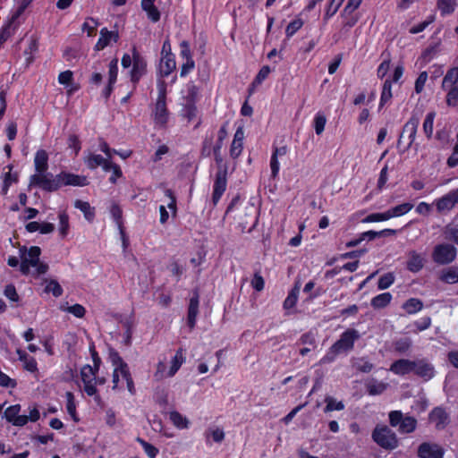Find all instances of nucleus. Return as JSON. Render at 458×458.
I'll use <instances>...</instances> for the list:
<instances>
[{
	"label": "nucleus",
	"instance_id": "obj_1",
	"mask_svg": "<svg viewBox=\"0 0 458 458\" xmlns=\"http://www.w3.org/2000/svg\"><path fill=\"white\" fill-rule=\"evenodd\" d=\"M92 365H85L81 368V378L86 394L89 396H94L97 401H99L97 386H103L106 383V378L98 376L101 360L96 352H92Z\"/></svg>",
	"mask_w": 458,
	"mask_h": 458
},
{
	"label": "nucleus",
	"instance_id": "obj_2",
	"mask_svg": "<svg viewBox=\"0 0 458 458\" xmlns=\"http://www.w3.org/2000/svg\"><path fill=\"white\" fill-rule=\"evenodd\" d=\"M40 254L41 250L38 246L21 247L20 249L21 272L24 275H30L35 277L45 274L48 267L40 261Z\"/></svg>",
	"mask_w": 458,
	"mask_h": 458
},
{
	"label": "nucleus",
	"instance_id": "obj_3",
	"mask_svg": "<svg viewBox=\"0 0 458 458\" xmlns=\"http://www.w3.org/2000/svg\"><path fill=\"white\" fill-rule=\"evenodd\" d=\"M109 360L113 366L112 384L113 390L120 391L126 386L131 394L134 393V384L127 363L115 352H111Z\"/></svg>",
	"mask_w": 458,
	"mask_h": 458
},
{
	"label": "nucleus",
	"instance_id": "obj_4",
	"mask_svg": "<svg viewBox=\"0 0 458 458\" xmlns=\"http://www.w3.org/2000/svg\"><path fill=\"white\" fill-rule=\"evenodd\" d=\"M185 361L184 353L178 350L169 360L163 359L158 361L154 377L157 380H163L174 377Z\"/></svg>",
	"mask_w": 458,
	"mask_h": 458
},
{
	"label": "nucleus",
	"instance_id": "obj_5",
	"mask_svg": "<svg viewBox=\"0 0 458 458\" xmlns=\"http://www.w3.org/2000/svg\"><path fill=\"white\" fill-rule=\"evenodd\" d=\"M166 89L164 83H158V97L152 108L151 118L155 126L164 128L167 125L170 114L166 107Z\"/></svg>",
	"mask_w": 458,
	"mask_h": 458
},
{
	"label": "nucleus",
	"instance_id": "obj_6",
	"mask_svg": "<svg viewBox=\"0 0 458 458\" xmlns=\"http://www.w3.org/2000/svg\"><path fill=\"white\" fill-rule=\"evenodd\" d=\"M122 66L129 68L131 66V77L133 81H138L146 72L147 62L144 57L133 48L130 53H125L122 57Z\"/></svg>",
	"mask_w": 458,
	"mask_h": 458
},
{
	"label": "nucleus",
	"instance_id": "obj_7",
	"mask_svg": "<svg viewBox=\"0 0 458 458\" xmlns=\"http://www.w3.org/2000/svg\"><path fill=\"white\" fill-rule=\"evenodd\" d=\"M389 424L396 428L400 434L412 433L416 428L418 421L412 416H404L401 411H392L389 412Z\"/></svg>",
	"mask_w": 458,
	"mask_h": 458
},
{
	"label": "nucleus",
	"instance_id": "obj_8",
	"mask_svg": "<svg viewBox=\"0 0 458 458\" xmlns=\"http://www.w3.org/2000/svg\"><path fill=\"white\" fill-rule=\"evenodd\" d=\"M372 439L386 450H394L398 446V439L395 433L387 426L376 427L372 432Z\"/></svg>",
	"mask_w": 458,
	"mask_h": 458
},
{
	"label": "nucleus",
	"instance_id": "obj_9",
	"mask_svg": "<svg viewBox=\"0 0 458 458\" xmlns=\"http://www.w3.org/2000/svg\"><path fill=\"white\" fill-rule=\"evenodd\" d=\"M457 249L450 243L437 244L432 250V260L437 265H449L455 260Z\"/></svg>",
	"mask_w": 458,
	"mask_h": 458
},
{
	"label": "nucleus",
	"instance_id": "obj_10",
	"mask_svg": "<svg viewBox=\"0 0 458 458\" xmlns=\"http://www.w3.org/2000/svg\"><path fill=\"white\" fill-rule=\"evenodd\" d=\"M420 124L419 117L412 115L403 125V131L398 139V146H400L405 135H407V144L404 150H408L415 140L418 126Z\"/></svg>",
	"mask_w": 458,
	"mask_h": 458
},
{
	"label": "nucleus",
	"instance_id": "obj_11",
	"mask_svg": "<svg viewBox=\"0 0 458 458\" xmlns=\"http://www.w3.org/2000/svg\"><path fill=\"white\" fill-rule=\"evenodd\" d=\"M395 233H396L395 230L390 229V228H386V229H384V230H381L378 232L369 230V231L361 233L355 239L345 242V247H348V248L355 247L365 240L369 242V241L375 240L377 237H387V236L394 235Z\"/></svg>",
	"mask_w": 458,
	"mask_h": 458
},
{
	"label": "nucleus",
	"instance_id": "obj_12",
	"mask_svg": "<svg viewBox=\"0 0 458 458\" xmlns=\"http://www.w3.org/2000/svg\"><path fill=\"white\" fill-rule=\"evenodd\" d=\"M180 57L182 59L180 75L181 77H185L192 72L195 67V62L191 55L190 45L185 40L180 43Z\"/></svg>",
	"mask_w": 458,
	"mask_h": 458
},
{
	"label": "nucleus",
	"instance_id": "obj_13",
	"mask_svg": "<svg viewBox=\"0 0 458 458\" xmlns=\"http://www.w3.org/2000/svg\"><path fill=\"white\" fill-rule=\"evenodd\" d=\"M412 373L424 381H428L434 377L436 371L434 365L427 358H422L415 360Z\"/></svg>",
	"mask_w": 458,
	"mask_h": 458
},
{
	"label": "nucleus",
	"instance_id": "obj_14",
	"mask_svg": "<svg viewBox=\"0 0 458 458\" xmlns=\"http://www.w3.org/2000/svg\"><path fill=\"white\" fill-rule=\"evenodd\" d=\"M444 454L445 449L436 443L423 442L417 450L419 458H443Z\"/></svg>",
	"mask_w": 458,
	"mask_h": 458
},
{
	"label": "nucleus",
	"instance_id": "obj_15",
	"mask_svg": "<svg viewBox=\"0 0 458 458\" xmlns=\"http://www.w3.org/2000/svg\"><path fill=\"white\" fill-rule=\"evenodd\" d=\"M428 420L435 425L437 430H442L449 424L450 418L445 408L437 406L429 412Z\"/></svg>",
	"mask_w": 458,
	"mask_h": 458
},
{
	"label": "nucleus",
	"instance_id": "obj_16",
	"mask_svg": "<svg viewBox=\"0 0 458 458\" xmlns=\"http://www.w3.org/2000/svg\"><path fill=\"white\" fill-rule=\"evenodd\" d=\"M21 406L13 404L7 407L4 412V419L16 427H23L27 424L25 415H21Z\"/></svg>",
	"mask_w": 458,
	"mask_h": 458
},
{
	"label": "nucleus",
	"instance_id": "obj_17",
	"mask_svg": "<svg viewBox=\"0 0 458 458\" xmlns=\"http://www.w3.org/2000/svg\"><path fill=\"white\" fill-rule=\"evenodd\" d=\"M32 180L35 184L46 191H52L60 188L58 175L53 177L48 174H45L44 173L40 174H35Z\"/></svg>",
	"mask_w": 458,
	"mask_h": 458
},
{
	"label": "nucleus",
	"instance_id": "obj_18",
	"mask_svg": "<svg viewBox=\"0 0 458 458\" xmlns=\"http://www.w3.org/2000/svg\"><path fill=\"white\" fill-rule=\"evenodd\" d=\"M415 360L399 359L394 360L390 366V371L394 375L406 376L413 372Z\"/></svg>",
	"mask_w": 458,
	"mask_h": 458
},
{
	"label": "nucleus",
	"instance_id": "obj_19",
	"mask_svg": "<svg viewBox=\"0 0 458 458\" xmlns=\"http://www.w3.org/2000/svg\"><path fill=\"white\" fill-rule=\"evenodd\" d=\"M58 175L60 187L71 186H85L88 184V180L85 176H81L70 173H61Z\"/></svg>",
	"mask_w": 458,
	"mask_h": 458
},
{
	"label": "nucleus",
	"instance_id": "obj_20",
	"mask_svg": "<svg viewBox=\"0 0 458 458\" xmlns=\"http://www.w3.org/2000/svg\"><path fill=\"white\" fill-rule=\"evenodd\" d=\"M425 264V259L422 254L416 250H411L408 254V259L406 261V268L411 273L420 272Z\"/></svg>",
	"mask_w": 458,
	"mask_h": 458
},
{
	"label": "nucleus",
	"instance_id": "obj_21",
	"mask_svg": "<svg viewBox=\"0 0 458 458\" xmlns=\"http://www.w3.org/2000/svg\"><path fill=\"white\" fill-rule=\"evenodd\" d=\"M118 39V34L114 31H109L106 29H102L100 30V36L98 42L95 45V50L100 51L103 50L107 46L112 43H115Z\"/></svg>",
	"mask_w": 458,
	"mask_h": 458
},
{
	"label": "nucleus",
	"instance_id": "obj_22",
	"mask_svg": "<svg viewBox=\"0 0 458 458\" xmlns=\"http://www.w3.org/2000/svg\"><path fill=\"white\" fill-rule=\"evenodd\" d=\"M58 82L66 89L68 94H72L80 89V85L73 81V73L69 70L58 75Z\"/></svg>",
	"mask_w": 458,
	"mask_h": 458
},
{
	"label": "nucleus",
	"instance_id": "obj_23",
	"mask_svg": "<svg viewBox=\"0 0 458 458\" xmlns=\"http://www.w3.org/2000/svg\"><path fill=\"white\" fill-rule=\"evenodd\" d=\"M176 68L174 55H161L158 64V73L161 76L170 75Z\"/></svg>",
	"mask_w": 458,
	"mask_h": 458
},
{
	"label": "nucleus",
	"instance_id": "obj_24",
	"mask_svg": "<svg viewBox=\"0 0 458 458\" xmlns=\"http://www.w3.org/2000/svg\"><path fill=\"white\" fill-rule=\"evenodd\" d=\"M168 418L174 427L178 429H188L191 426L190 419L177 411H171L168 414Z\"/></svg>",
	"mask_w": 458,
	"mask_h": 458
},
{
	"label": "nucleus",
	"instance_id": "obj_25",
	"mask_svg": "<svg viewBox=\"0 0 458 458\" xmlns=\"http://www.w3.org/2000/svg\"><path fill=\"white\" fill-rule=\"evenodd\" d=\"M226 174L225 173H219L216 175L215 183H214V191H213V202L216 204L220 199L221 196L224 194L226 189Z\"/></svg>",
	"mask_w": 458,
	"mask_h": 458
},
{
	"label": "nucleus",
	"instance_id": "obj_26",
	"mask_svg": "<svg viewBox=\"0 0 458 458\" xmlns=\"http://www.w3.org/2000/svg\"><path fill=\"white\" fill-rule=\"evenodd\" d=\"M26 229L30 233L39 232L42 234H48L54 232L55 225L48 222H30L26 225Z\"/></svg>",
	"mask_w": 458,
	"mask_h": 458
},
{
	"label": "nucleus",
	"instance_id": "obj_27",
	"mask_svg": "<svg viewBox=\"0 0 458 458\" xmlns=\"http://www.w3.org/2000/svg\"><path fill=\"white\" fill-rule=\"evenodd\" d=\"M74 207L83 213L88 222H93L96 216V209L88 201L77 199L74 201Z\"/></svg>",
	"mask_w": 458,
	"mask_h": 458
},
{
	"label": "nucleus",
	"instance_id": "obj_28",
	"mask_svg": "<svg viewBox=\"0 0 458 458\" xmlns=\"http://www.w3.org/2000/svg\"><path fill=\"white\" fill-rule=\"evenodd\" d=\"M207 443H222L225 437L224 429L220 427H211L205 433Z\"/></svg>",
	"mask_w": 458,
	"mask_h": 458
},
{
	"label": "nucleus",
	"instance_id": "obj_29",
	"mask_svg": "<svg viewBox=\"0 0 458 458\" xmlns=\"http://www.w3.org/2000/svg\"><path fill=\"white\" fill-rule=\"evenodd\" d=\"M48 155L43 150H38L35 155L34 164L37 174H44L47 169Z\"/></svg>",
	"mask_w": 458,
	"mask_h": 458
},
{
	"label": "nucleus",
	"instance_id": "obj_30",
	"mask_svg": "<svg viewBox=\"0 0 458 458\" xmlns=\"http://www.w3.org/2000/svg\"><path fill=\"white\" fill-rule=\"evenodd\" d=\"M199 95V88L193 82H188L182 91V102L195 103Z\"/></svg>",
	"mask_w": 458,
	"mask_h": 458
},
{
	"label": "nucleus",
	"instance_id": "obj_31",
	"mask_svg": "<svg viewBox=\"0 0 458 458\" xmlns=\"http://www.w3.org/2000/svg\"><path fill=\"white\" fill-rule=\"evenodd\" d=\"M365 386L369 395H378L387 388V384L371 378L365 383Z\"/></svg>",
	"mask_w": 458,
	"mask_h": 458
},
{
	"label": "nucleus",
	"instance_id": "obj_32",
	"mask_svg": "<svg viewBox=\"0 0 458 458\" xmlns=\"http://www.w3.org/2000/svg\"><path fill=\"white\" fill-rule=\"evenodd\" d=\"M458 83V67L450 68L442 81V89L445 90L447 88L454 87Z\"/></svg>",
	"mask_w": 458,
	"mask_h": 458
},
{
	"label": "nucleus",
	"instance_id": "obj_33",
	"mask_svg": "<svg viewBox=\"0 0 458 458\" xmlns=\"http://www.w3.org/2000/svg\"><path fill=\"white\" fill-rule=\"evenodd\" d=\"M402 308L407 314L413 315L423 309V302L418 298H410L403 302Z\"/></svg>",
	"mask_w": 458,
	"mask_h": 458
},
{
	"label": "nucleus",
	"instance_id": "obj_34",
	"mask_svg": "<svg viewBox=\"0 0 458 458\" xmlns=\"http://www.w3.org/2000/svg\"><path fill=\"white\" fill-rule=\"evenodd\" d=\"M393 299L390 293H383L371 299L370 304L374 309H384L388 306Z\"/></svg>",
	"mask_w": 458,
	"mask_h": 458
},
{
	"label": "nucleus",
	"instance_id": "obj_35",
	"mask_svg": "<svg viewBox=\"0 0 458 458\" xmlns=\"http://www.w3.org/2000/svg\"><path fill=\"white\" fill-rule=\"evenodd\" d=\"M60 309L63 312L71 314L77 318H82L86 315V309L79 303L62 305Z\"/></svg>",
	"mask_w": 458,
	"mask_h": 458
},
{
	"label": "nucleus",
	"instance_id": "obj_36",
	"mask_svg": "<svg viewBox=\"0 0 458 458\" xmlns=\"http://www.w3.org/2000/svg\"><path fill=\"white\" fill-rule=\"evenodd\" d=\"M108 162V159H104L100 155L97 154L89 155L85 160L87 165L91 169H94L98 166H102L104 170H107Z\"/></svg>",
	"mask_w": 458,
	"mask_h": 458
},
{
	"label": "nucleus",
	"instance_id": "obj_37",
	"mask_svg": "<svg viewBox=\"0 0 458 458\" xmlns=\"http://www.w3.org/2000/svg\"><path fill=\"white\" fill-rule=\"evenodd\" d=\"M392 81H390L389 79H386L384 83H383V87H382V92H381V96H380V100H379V106H378V108L381 109L386 103H388L393 95H392Z\"/></svg>",
	"mask_w": 458,
	"mask_h": 458
},
{
	"label": "nucleus",
	"instance_id": "obj_38",
	"mask_svg": "<svg viewBox=\"0 0 458 458\" xmlns=\"http://www.w3.org/2000/svg\"><path fill=\"white\" fill-rule=\"evenodd\" d=\"M107 210L115 224L120 226L123 222V210L121 206L117 202L112 200L108 203Z\"/></svg>",
	"mask_w": 458,
	"mask_h": 458
},
{
	"label": "nucleus",
	"instance_id": "obj_39",
	"mask_svg": "<svg viewBox=\"0 0 458 458\" xmlns=\"http://www.w3.org/2000/svg\"><path fill=\"white\" fill-rule=\"evenodd\" d=\"M412 345V342L409 337L399 338L393 343L394 350L400 354L407 353Z\"/></svg>",
	"mask_w": 458,
	"mask_h": 458
},
{
	"label": "nucleus",
	"instance_id": "obj_40",
	"mask_svg": "<svg viewBox=\"0 0 458 458\" xmlns=\"http://www.w3.org/2000/svg\"><path fill=\"white\" fill-rule=\"evenodd\" d=\"M413 205L409 202L397 205L387 210L389 218L403 216L411 211Z\"/></svg>",
	"mask_w": 458,
	"mask_h": 458
},
{
	"label": "nucleus",
	"instance_id": "obj_41",
	"mask_svg": "<svg viewBox=\"0 0 458 458\" xmlns=\"http://www.w3.org/2000/svg\"><path fill=\"white\" fill-rule=\"evenodd\" d=\"M439 278L445 284L458 283V267H452L444 270Z\"/></svg>",
	"mask_w": 458,
	"mask_h": 458
},
{
	"label": "nucleus",
	"instance_id": "obj_42",
	"mask_svg": "<svg viewBox=\"0 0 458 458\" xmlns=\"http://www.w3.org/2000/svg\"><path fill=\"white\" fill-rule=\"evenodd\" d=\"M431 326V318L428 316L420 318L418 320L413 321L412 324L409 325L408 327H414L411 329V332L417 334L429 328Z\"/></svg>",
	"mask_w": 458,
	"mask_h": 458
},
{
	"label": "nucleus",
	"instance_id": "obj_43",
	"mask_svg": "<svg viewBox=\"0 0 458 458\" xmlns=\"http://www.w3.org/2000/svg\"><path fill=\"white\" fill-rule=\"evenodd\" d=\"M59 225L58 233L61 238H65L68 235L70 229L69 216L65 212H61L58 215Z\"/></svg>",
	"mask_w": 458,
	"mask_h": 458
},
{
	"label": "nucleus",
	"instance_id": "obj_44",
	"mask_svg": "<svg viewBox=\"0 0 458 458\" xmlns=\"http://www.w3.org/2000/svg\"><path fill=\"white\" fill-rule=\"evenodd\" d=\"M182 115L189 122L192 121L197 116V106L195 103L182 102Z\"/></svg>",
	"mask_w": 458,
	"mask_h": 458
},
{
	"label": "nucleus",
	"instance_id": "obj_45",
	"mask_svg": "<svg viewBox=\"0 0 458 458\" xmlns=\"http://www.w3.org/2000/svg\"><path fill=\"white\" fill-rule=\"evenodd\" d=\"M455 5V0H437V8L440 11L441 16L453 13L454 12Z\"/></svg>",
	"mask_w": 458,
	"mask_h": 458
},
{
	"label": "nucleus",
	"instance_id": "obj_46",
	"mask_svg": "<svg viewBox=\"0 0 458 458\" xmlns=\"http://www.w3.org/2000/svg\"><path fill=\"white\" fill-rule=\"evenodd\" d=\"M98 28V21L93 18H87L81 26V30L86 33L88 37H93Z\"/></svg>",
	"mask_w": 458,
	"mask_h": 458
},
{
	"label": "nucleus",
	"instance_id": "obj_47",
	"mask_svg": "<svg viewBox=\"0 0 458 458\" xmlns=\"http://www.w3.org/2000/svg\"><path fill=\"white\" fill-rule=\"evenodd\" d=\"M435 205L438 213H443L444 211L446 210L449 211L454 207L448 194H445L443 197L437 199L435 200Z\"/></svg>",
	"mask_w": 458,
	"mask_h": 458
},
{
	"label": "nucleus",
	"instance_id": "obj_48",
	"mask_svg": "<svg viewBox=\"0 0 458 458\" xmlns=\"http://www.w3.org/2000/svg\"><path fill=\"white\" fill-rule=\"evenodd\" d=\"M327 123V117L323 112H318L313 118V128L317 135L322 134Z\"/></svg>",
	"mask_w": 458,
	"mask_h": 458
},
{
	"label": "nucleus",
	"instance_id": "obj_49",
	"mask_svg": "<svg viewBox=\"0 0 458 458\" xmlns=\"http://www.w3.org/2000/svg\"><path fill=\"white\" fill-rule=\"evenodd\" d=\"M19 358L23 362V368L29 372L35 373L38 371L37 361L34 358L28 357L24 352L18 351Z\"/></svg>",
	"mask_w": 458,
	"mask_h": 458
},
{
	"label": "nucleus",
	"instance_id": "obj_50",
	"mask_svg": "<svg viewBox=\"0 0 458 458\" xmlns=\"http://www.w3.org/2000/svg\"><path fill=\"white\" fill-rule=\"evenodd\" d=\"M436 117L435 112H429L426 114L423 122V131L428 139H430L433 134V125Z\"/></svg>",
	"mask_w": 458,
	"mask_h": 458
},
{
	"label": "nucleus",
	"instance_id": "obj_51",
	"mask_svg": "<svg viewBox=\"0 0 458 458\" xmlns=\"http://www.w3.org/2000/svg\"><path fill=\"white\" fill-rule=\"evenodd\" d=\"M394 275L392 272H388L381 276L377 282L378 290L388 289L394 283Z\"/></svg>",
	"mask_w": 458,
	"mask_h": 458
},
{
	"label": "nucleus",
	"instance_id": "obj_52",
	"mask_svg": "<svg viewBox=\"0 0 458 458\" xmlns=\"http://www.w3.org/2000/svg\"><path fill=\"white\" fill-rule=\"evenodd\" d=\"M66 400H67V403H66L67 412L69 413V415L72 417V419L75 422H78L79 421V418H78L77 412H76V404H75V402H74L73 394L72 393H70V392H67L66 393Z\"/></svg>",
	"mask_w": 458,
	"mask_h": 458
},
{
	"label": "nucleus",
	"instance_id": "obj_53",
	"mask_svg": "<svg viewBox=\"0 0 458 458\" xmlns=\"http://www.w3.org/2000/svg\"><path fill=\"white\" fill-rule=\"evenodd\" d=\"M284 153H285L284 148H276L271 157L270 167H271L272 175L274 177H276L278 174V172L280 169V164H279L277 156L284 155Z\"/></svg>",
	"mask_w": 458,
	"mask_h": 458
},
{
	"label": "nucleus",
	"instance_id": "obj_54",
	"mask_svg": "<svg viewBox=\"0 0 458 458\" xmlns=\"http://www.w3.org/2000/svg\"><path fill=\"white\" fill-rule=\"evenodd\" d=\"M352 366L356 370L363 373H369L373 369V364L364 358L355 360Z\"/></svg>",
	"mask_w": 458,
	"mask_h": 458
},
{
	"label": "nucleus",
	"instance_id": "obj_55",
	"mask_svg": "<svg viewBox=\"0 0 458 458\" xmlns=\"http://www.w3.org/2000/svg\"><path fill=\"white\" fill-rule=\"evenodd\" d=\"M360 335L355 329L345 330V352L353 348L354 342L359 339Z\"/></svg>",
	"mask_w": 458,
	"mask_h": 458
},
{
	"label": "nucleus",
	"instance_id": "obj_56",
	"mask_svg": "<svg viewBox=\"0 0 458 458\" xmlns=\"http://www.w3.org/2000/svg\"><path fill=\"white\" fill-rule=\"evenodd\" d=\"M298 295L299 287H294L284 300V308L285 310L293 309L296 305V302L298 301Z\"/></svg>",
	"mask_w": 458,
	"mask_h": 458
},
{
	"label": "nucleus",
	"instance_id": "obj_57",
	"mask_svg": "<svg viewBox=\"0 0 458 458\" xmlns=\"http://www.w3.org/2000/svg\"><path fill=\"white\" fill-rule=\"evenodd\" d=\"M445 101L448 106L458 107V86L449 89Z\"/></svg>",
	"mask_w": 458,
	"mask_h": 458
},
{
	"label": "nucleus",
	"instance_id": "obj_58",
	"mask_svg": "<svg viewBox=\"0 0 458 458\" xmlns=\"http://www.w3.org/2000/svg\"><path fill=\"white\" fill-rule=\"evenodd\" d=\"M388 212H383V213H372L368 215L366 217L362 219L363 223H375V222H383L389 220Z\"/></svg>",
	"mask_w": 458,
	"mask_h": 458
},
{
	"label": "nucleus",
	"instance_id": "obj_59",
	"mask_svg": "<svg viewBox=\"0 0 458 458\" xmlns=\"http://www.w3.org/2000/svg\"><path fill=\"white\" fill-rule=\"evenodd\" d=\"M199 302L197 300L192 299L190 302L188 310V320L191 327H194L196 318L198 315Z\"/></svg>",
	"mask_w": 458,
	"mask_h": 458
},
{
	"label": "nucleus",
	"instance_id": "obj_60",
	"mask_svg": "<svg viewBox=\"0 0 458 458\" xmlns=\"http://www.w3.org/2000/svg\"><path fill=\"white\" fill-rule=\"evenodd\" d=\"M138 442L142 446L145 454L148 456V458H156L158 454V449L153 445L146 442L141 438H138Z\"/></svg>",
	"mask_w": 458,
	"mask_h": 458
},
{
	"label": "nucleus",
	"instance_id": "obj_61",
	"mask_svg": "<svg viewBox=\"0 0 458 458\" xmlns=\"http://www.w3.org/2000/svg\"><path fill=\"white\" fill-rule=\"evenodd\" d=\"M141 6L152 21H157L159 20L160 13L154 4H141Z\"/></svg>",
	"mask_w": 458,
	"mask_h": 458
},
{
	"label": "nucleus",
	"instance_id": "obj_62",
	"mask_svg": "<svg viewBox=\"0 0 458 458\" xmlns=\"http://www.w3.org/2000/svg\"><path fill=\"white\" fill-rule=\"evenodd\" d=\"M16 386L17 382L15 379L0 371V386L12 390L14 389Z\"/></svg>",
	"mask_w": 458,
	"mask_h": 458
},
{
	"label": "nucleus",
	"instance_id": "obj_63",
	"mask_svg": "<svg viewBox=\"0 0 458 458\" xmlns=\"http://www.w3.org/2000/svg\"><path fill=\"white\" fill-rule=\"evenodd\" d=\"M427 80L428 72L426 71L421 72L415 81L414 90L417 94H420L423 91Z\"/></svg>",
	"mask_w": 458,
	"mask_h": 458
},
{
	"label": "nucleus",
	"instance_id": "obj_64",
	"mask_svg": "<svg viewBox=\"0 0 458 458\" xmlns=\"http://www.w3.org/2000/svg\"><path fill=\"white\" fill-rule=\"evenodd\" d=\"M303 25L301 19H296L290 22L286 27L285 33L288 38L293 36Z\"/></svg>",
	"mask_w": 458,
	"mask_h": 458
}]
</instances>
